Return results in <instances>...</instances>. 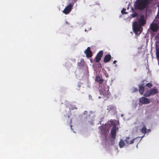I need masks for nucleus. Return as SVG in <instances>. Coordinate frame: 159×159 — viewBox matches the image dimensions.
<instances>
[{"label":"nucleus","mask_w":159,"mask_h":159,"mask_svg":"<svg viewBox=\"0 0 159 159\" xmlns=\"http://www.w3.org/2000/svg\"><path fill=\"white\" fill-rule=\"evenodd\" d=\"M148 3V0H137L135 2L134 7L136 9L143 10Z\"/></svg>","instance_id":"obj_1"},{"label":"nucleus","mask_w":159,"mask_h":159,"mask_svg":"<svg viewBox=\"0 0 159 159\" xmlns=\"http://www.w3.org/2000/svg\"><path fill=\"white\" fill-rule=\"evenodd\" d=\"M146 86L150 88L152 86V83H148L146 84Z\"/></svg>","instance_id":"obj_20"},{"label":"nucleus","mask_w":159,"mask_h":159,"mask_svg":"<svg viewBox=\"0 0 159 159\" xmlns=\"http://www.w3.org/2000/svg\"><path fill=\"white\" fill-rule=\"evenodd\" d=\"M136 138H134L131 140H130V138L129 137L126 138V139L125 140L126 144L127 145H130L133 143L134 142V141Z\"/></svg>","instance_id":"obj_13"},{"label":"nucleus","mask_w":159,"mask_h":159,"mask_svg":"<svg viewBox=\"0 0 159 159\" xmlns=\"http://www.w3.org/2000/svg\"><path fill=\"white\" fill-rule=\"evenodd\" d=\"M78 65L79 66V67H82V63L81 62H79L78 63Z\"/></svg>","instance_id":"obj_24"},{"label":"nucleus","mask_w":159,"mask_h":159,"mask_svg":"<svg viewBox=\"0 0 159 159\" xmlns=\"http://www.w3.org/2000/svg\"><path fill=\"white\" fill-rule=\"evenodd\" d=\"M159 93L158 89L157 88H152L145 92L143 96L145 97H148L154 95Z\"/></svg>","instance_id":"obj_3"},{"label":"nucleus","mask_w":159,"mask_h":159,"mask_svg":"<svg viewBox=\"0 0 159 159\" xmlns=\"http://www.w3.org/2000/svg\"><path fill=\"white\" fill-rule=\"evenodd\" d=\"M138 25L140 26L143 25H144L146 23L145 20H144V17L143 15L141 16L140 18L138 20Z\"/></svg>","instance_id":"obj_9"},{"label":"nucleus","mask_w":159,"mask_h":159,"mask_svg":"<svg viewBox=\"0 0 159 159\" xmlns=\"http://www.w3.org/2000/svg\"><path fill=\"white\" fill-rule=\"evenodd\" d=\"M139 93L141 94L142 95L143 94L144 90V87L143 86V84H141L139 86Z\"/></svg>","instance_id":"obj_15"},{"label":"nucleus","mask_w":159,"mask_h":159,"mask_svg":"<svg viewBox=\"0 0 159 159\" xmlns=\"http://www.w3.org/2000/svg\"><path fill=\"white\" fill-rule=\"evenodd\" d=\"M138 14L136 13H135L132 14V16L133 17H135L137 16Z\"/></svg>","instance_id":"obj_22"},{"label":"nucleus","mask_w":159,"mask_h":159,"mask_svg":"<svg viewBox=\"0 0 159 159\" xmlns=\"http://www.w3.org/2000/svg\"><path fill=\"white\" fill-rule=\"evenodd\" d=\"M158 14H159V11H158Z\"/></svg>","instance_id":"obj_30"},{"label":"nucleus","mask_w":159,"mask_h":159,"mask_svg":"<svg viewBox=\"0 0 159 159\" xmlns=\"http://www.w3.org/2000/svg\"><path fill=\"white\" fill-rule=\"evenodd\" d=\"M76 0H73L72 2L66 7L63 11V13L65 14H68L71 11L72 7Z\"/></svg>","instance_id":"obj_5"},{"label":"nucleus","mask_w":159,"mask_h":159,"mask_svg":"<svg viewBox=\"0 0 159 159\" xmlns=\"http://www.w3.org/2000/svg\"><path fill=\"white\" fill-rule=\"evenodd\" d=\"M100 94L101 95H102L103 98L106 100L110 96V93L109 91V88L108 86L106 88H105L104 89L100 90ZM99 98H102V97L99 96Z\"/></svg>","instance_id":"obj_2"},{"label":"nucleus","mask_w":159,"mask_h":159,"mask_svg":"<svg viewBox=\"0 0 159 159\" xmlns=\"http://www.w3.org/2000/svg\"><path fill=\"white\" fill-rule=\"evenodd\" d=\"M126 9L123 8L122 10L121 11V13L122 14H126L127 13L125 11Z\"/></svg>","instance_id":"obj_21"},{"label":"nucleus","mask_w":159,"mask_h":159,"mask_svg":"<svg viewBox=\"0 0 159 159\" xmlns=\"http://www.w3.org/2000/svg\"><path fill=\"white\" fill-rule=\"evenodd\" d=\"M157 57L159 58V53H158L157 52Z\"/></svg>","instance_id":"obj_27"},{"label":"nucleus","mask_w":159,"mask_h":159,"mask_svg":"<svg viewBox=\"0 0 159 159\" xmlns=\"http://www.w3.org/2000/svg\"><path fill=\"white\" fill-rule=\"evenodd\" d=\"M107 110L108 111L113 114H115L116 112V107L112 105H110L107 107Z\"/></svg>","instance_id":"obj_10"},{"label":"nucleus","mask_w":159,"mask_h":159,"mask_svg":"<svg viewBox=\"0 0 159 159\" xmlns=\"http://www.w3.org/2000/svg\"><path fill=\"white\" fill-rule=\"evenodd\" d=\"M118 128L116 127L115 125H114L112 128L111 130V138L113 139L116 138V132L118 131Z\"/></svg>","instance_id":"obj_7"},{"label":"nucleus","mask_w":159,"mask_h":159,"mask_svg":"<svg viewBox=\"0 0 159 159\" xmlns=\"http://www.w3.org/2000/svg\"><path fill=\"white\" fill-rule=\"evenodd\" d=\"M133 28L134 31L136 34H140L142 31V28L139 25H138L137 21H135L133 25Z\"/></svg>","instance_id":"obj_4"},{"label":"nucleus","mask_w":159,"mask_h":159,"mask_svg":"<svg viewBox=\"0 0 159 159\" xmlns=\"http://www.w3.org/2000/svg\"><path fill=\"white\" fill-rule=\"evenodd\" d=\"M150 27L152 31L155 32L158 30L159 27L157 24L154 23L151 24Z\"/></svg>","instance_id":"obj_11"},{"label":"nucleus","mask_w":159,"mask_h":159,"mask_svg":"<svg viewBox=\"0 0 159 159\" xmlns=\"http://www.w3.org/2000/svg\"><path fill=\"white\" fill-rule=\"evenodd\" d=\"M89 116L90 117V115H89Z\"/></svg>","instance_id":"obj_32"},{"label":"nucleus","mask_w":159,"mask_h":159,"mask_svg":"<svg viewBox=\"0 0 159 159\" xmlns=\"http://www.w3.org/2000/svg\"><path fill=\"white\" fill-rule=\"evenodd\" d=\"M138 91V89L137 88H133V91H132V92H136V91Z\"/></svg>","instance_id":"obj_23"},{"label":"nucleus","mask_w":159,"mask_h":159,"mask_svg":"<svg viewBox=\"0 0 159 159\" xmlns=\"http://www.w3.org/2000/svg\"><path fill=\"white\" fill-rule=\"evenodd\" d=\"M103 55V51L102 50L100 51L97 53L96 56L95 57V61L97 62H99L101 60V58L102 57Z\"/></svg>","instance_id":"obj_8"},{"label":"nucleus","mask_w":159,"mask_h":159,"mask_svg":"<svg viewBox=\"0 0 159 159\" xmlns=\"http://www.w3.org/2000/svg\"><path fill=\"white\" fill-rule=\"evenodd\" d=\"M117 61L116 60H114L113 62L114 64H115L116 62Z\"/></svg>","instance_id":"obj_28"},{"label":"nucleus","mask_w":159,"mask_h":159,"mask_svg":"<svg viewBox=\"0 0 159 159\" xmlns=\"http://www.w3.org/2000/svg\"><path fill=\"white\" fill-rule=\"evenodd\" d=\"M88 113V111H85L84 112V115L87 114Z\"/></svg>","instance_id":"obj_26"},{"label":"nucleus","mask_w":159,"mask_h":159,"mask_svg":"<svg viewBox=\"0 0 159 159\" xmlns=\"http://www.w3.org/2000/svg\"><path fill=\"white\" fill-rule=\"evenodd\" d=\"M125 140L121 139L119 143V145L120 148H123L125 145Z\"/></svg>","instance_id":"obj_17"},{"label":"nucleus","mask_w":159,"mask_h":159,"mask_svg":"<svg viewBox=\"0 0 159 159\" xmlns=\"http://www.w3.org/2000/svg\"><path fill=\"white\" fill-rule=\"evenodd\" d=\"M140 131L143 134H145L146 133L147 129L145 125H144L142 128L140 129Z\"/></svg>","instance_id":"obj_19"},{"label":"nucleus","mask_w":159,"mask_h":159,"mask_svg":"<svg viewBox=\"0 0 159 159\" xmlns=\"http://www.w3.org/2000/svg\"><path fill=\"white\" fill-rule=\"evenodd\" d=\"M95 81L99 84H101L104 81V80L100 76L97 75L96 77Z\"/></svg>","instance_id":"obj_16"},{"label":"nucleus","mask_w":159,"mask_h":159,"mask_svg":"<svg viewBox=\"0 0 159 159\" xmlns=\"http://www.w3.org/2000/svg\"><path fill=\"white\" fill-rule=\"evenodd\" d=\"M101 132L103 134H106L108 132L105 127H102L101 129Z\"/></svg>","instance_id":"obj_18"},{"label":"nucleus","mask_w":159,"mask_h":159,"mask_svg":"<svg viewBox=\"0 0 159 159\" xmlns=\"http://www.w3.org/2000/svg\"><path fill=\"white\" fill-rule=\"evenodd\" d=\"M148 130V131H149L150 130V129Z\"/></svg>","instance_id":"obj_31"},{"label":"nucleus","mask_w":159,"mask_h":159,"mask_svg":"<svg viewBox=\"0 0 159 159\" xmlns=\"http://www.w3.org/2000/svg\"><path fill=\"white\" fill-rule=\"evenodd\" d=\"M144 96L140 98L139 99V104L141 105L150 103L151 102L150 99Z\"/></svg>","instance_id":"obj_6"},{"label":"nucleus","mask_w":159,"mask_h":159,"mask_svg":"<svg viewBox=\"0 0 159 159\" xmlns=\"http://www.w3.org/2000/svg\"><path fill=\"white\" fill-rule=\"evenodd\" d=\"M71 122H72V120H70V129H72V126L71 125Z\"/></svg>","instance_id":"obj_25"},{"label":"nucleus","mask_w":159,"mask_h":159,"mask_svg":"<svg viewBox=\"0 0 159 159\" xmlns=\"http://www.w3.org/2000/svg\"><path fill=\"white\" fill-rule=\"evenodd\" d=\"M111 57L110 54H107L104 57L103 61L105 63L109 62L111 60Z\"/></svg>","instance_id":"obj_14"},{"label":"nucleus","mask_w":159,"mask_h":159,"mask_svg":"<svg viewBox=\"0 0 159 159\" xmlns=\"http://www.w3.org/2000/svg\"><path fill=\"white\" fill-rule=\"evenodd\" d=\"M85 53L88 57H91L92 56V53L90 50V48L89 47H88L86 50L84 51Z\"/></svg>","instance_id":"obj_12"},{"label":"nucleus","mask_w":159,"mask_h":159,"mask_svg":"<svg viewBox=\"0 0 159 159\" xmlns=\"http://www.w3.org/2000/svg\"><path fill=\"white\" fill-rule=\"evenodd\" d=\"M66 24H69V23L67 21H66Z\"/></svg>","instance_id":"obj_29"}]
</instances>
